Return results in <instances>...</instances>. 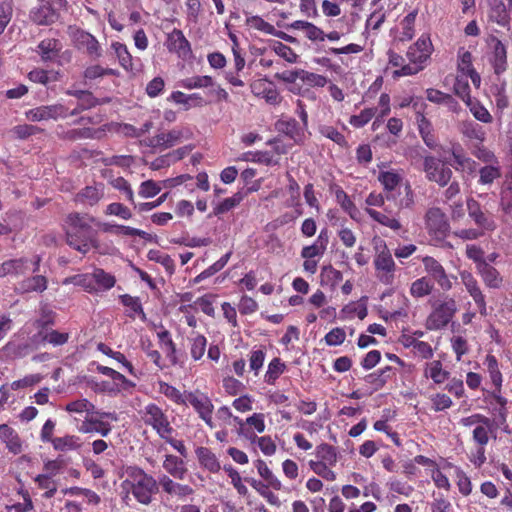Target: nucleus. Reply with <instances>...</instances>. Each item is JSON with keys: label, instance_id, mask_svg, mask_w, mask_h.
Segmentation results:
<instances>
[{"label": "nucleus", "instance_id": "nucleus-1", "mask_svg": "<svg viewBox=\"0 0 512 512\" xmlns=\"http://www.w3.org/2000/svg\"><path fill=\"white\" fill-rule=\"evenodd\" d=\"M96 219L89 214L78 212L66 216L64 231L67 244L82 254L98 247L97 232L93 229Z\"/></svg>", "mask_w": 512, "mask_h": 512}, {"label": "nucleus", "instance_id": "nucleus-22", "mask_svg": "<svg viewBox=\"0 0 512 512\" xmlns=\"http://www.w3.org/2000/svg\"><path fill=\"white\" fill-rule=\"evenodd\" d=\"M166 47L170 52H174L182 58H186L192 52L190 42L184 33L177 28L167 34Z\"/></svg>", "mask_w": 512, "mask_h": 512}, {"label": "nucleus", "instance_id": "nucleus-32", "mask_svg": "<svg viewBox=\"0 0 512 512\" xmlns=\"http://www.w3.org/2000/svg\"><path fill=\"white\" fill-rule=\"evenodd\" d=\"M277 127L279 131L290 137L296 143H300L304 140V131L307 129L294 118L279 120Z\"/></svg>", "mask_w": 512, "mask_h": 512}, {"label": "nucleus", "instance_id": "nucleus-62", "mask_svg": "<svg viewBox=\"0 0 512 512\" xmlns=\"http://www.w3.org/2000/svg\"><path fill=\"white\" fill-rule=\"evenodd\" d=\"M214 84V80L211 76H192L181 81V86L185 89H196V88H207Z\"/></svg>", "mask_w": 512, "mask_h": 512}, {"label": "nucleus", "instance_id": "nucleus-25", "mask_svg": "<svg viewBox=\"0 0 512 512\" xmlns=\"http://www.w3.org/2000/svg\"><path fill=\"white\" fill-rule=\"evenodd\" d=\"M416 123L425 145L430 149H435L438 146V139L431 121L423 113L417 112Z\"/></svg>", "mask_w": 512, "mask_h": 512}, {"label": "nucleus", "instance_id": "nucleus-42", "mask_svg": "<svg viewBox=\"0 0 512 512\" xmlns=\"http://www.w3.org/2000/svg\"><path fill=\"white\" fill-rule=\"evenodd\" d=\"M485 401L489 404L491 414L494 416L493 419H495L499 425L506 424L508 417L507 398H505V403H503L502 405L501 403H498L496 399L492 396V391H489L487 392Z\"/></svg>", "mask_w": 512, "mask_h": 512}, {"label": "nucleus", "instance_id": "nucleus-53", "mask_svg": "<svg viewBox=\"0 0 512 512\" xmlns=\"http://www.w3.org/2000/svg\"><path fill=\"white\" fill-rule=\"evenodd\" d=\"M37 336L41 342L49 343L53 346H62L69 341L70 334L67 332H59L57 330L49 329L47 331L38 332Z\"/></svg>", "mask_w": 512, "mask_h": 512}, {"label": "nucleus", "instance_id": "nucleus-41", "mask_svg": "<svg viewBox=\"0 0 512 512\" xmlns=\"http://www.w3.org/2000/svg\"><path fill=\"white\" fill-rule=\"evenodd\" d=\"M190 356L194 361L203 358L207 348V338L198 332H192L188 337Z\"/></svg>", "mask_w": 512, "mask_h": 512}, {"label": "nucleus", "instance_id": "nucleus-39", "mask_svg": "<svg viewBox=\"0 0 512 512\" xmlns=\"http://www.w3.org/2000/svg\"><path fill=\"white\" fill-rule=\"evenodd\" d=\"M27 77L31 82L48 87L50 84L58 82L61 74L56 70L34 68L28 73Z\"/></svg>", "mask_w": 512, "mask_h": 512}, {"label": "nucleus", "instance_id": "nucleus-36", "mask_svg": "<svg viewBox=\"0 0 512 512\" xmlns=\"http://www.w3.org/2000/svg\"><path fill=\"white\" fill-rule=\"evenodd\" d=\"M477 273L488 288L499 289L503 283L500 272L488 262L478 267Z\"/></svg>", "mask_w": 512, "mask_h": 512}, {"label": "nucleus", "instance_id": "nucleus-2", "mask_svg": "<svg viewBox=\"0 0 512 512\" xmlns=\"http://www.w3.org/2000/svg\"><path fill=\"white\" fill-rule=\"evenodd\" d=\"M126 475L127 478L122 483L123 488L130 492L139 503L149 505L153 496L158 492L156 479L138 466H128Z\"/></svg>", "mask_w": 512, "mask_h": 512}, {"label": "nucleus", "instance_id": "nucleus-33", "mask_svg": "<svg viewBox=\"0 0 512 512\" xmlns=\"http://www.w3.org/2000/svg\"><path fill=\"white\" fill-rule=\"evenodd\" d=\"M330 190L334 192L337 203L350 216V218L358 221L360 212L343 188L334 184L330 187Z\"/></svg>", "mask_w": 512, "mask_h": 512}, {"label": "nucleus", "instance_id": "nucleus-13", "mask_svg": "<svg viewBox=\"0 0 512 512\" xmlns=\"http://www.w3.org/2000/svg\"><path fill=\"white\" fill-rule=\"evenodd\" d=\"M25 117L31 122L57 121L68 117V107L62 103L40 105L27 110Z\"/></svg>", "mask_w": 512, "mask_h": 512}, {"label": "nucleus", "instance_id": "nucleus-15", "mask_svg": "<svg viewBox=\"0 0 512 512\" xmlns=\"http://www.w3.org/2000/svg\"><path fill=\"white\" fill-rule=\"evenodd\" d=\"M422 264L425 272L443 291L452 289V279H455V277L448 275L444 266L438 260L432 256H425L422 258Z\"/></svg>", "mask_w": 512, "mask_h": 512}, {"label": "nucleus", "instance_id": "nucleus-26", "mask_svg": "<svg viewBox=\"0 0 512 512\" xmlns=\"http://www.w3.org/2000/svg\"><path fill=\"white\" fill-rule=\"evenodd\" d=\"M159 485L161 486L163 492L180 500H184L194 493V490L191 486L175 482L166 475L160 478Z\"/></svg>", "mask_w": 512, "mask_h": 512}, {"label": "nucleus", "instance_id": "nucleus-56", "mask_svg": "<svg viewBox=\"0 0 512 512\" xmlns=\"http://www.w3.org/2000/svg\"><path fill=\"white\" fill-rule=\"evenodd\" d=\"M231 256H232V251H228L227 253H225L219 260H217L215 263H213L208 268L203 270L200 274H198L194 278V282L199 283V282L213 276L217 272L221 271L227 265Z\"/></svg>", "mask_w": 512, "mask_h": 512}, {"label": "nucleus", "instance_id": "nucleus-63", "mask_svg": "<svg viewBox=\"0 0 512 512\" xmlns=\"http://www.w3.org/2000/svg\"><path fill=\"white\" fill-rule=\"evenodd\" d=\"M44 130L38 126L31 124L16 125L11 129V133L15 138L25 140L31 136L42 133Z\"/></svg>", "mask_w": 512, "mask_h": 512}, {"label": "nucleus", "instance_id": "nucleus-14", "mask_svg": "<svg viewBox=\"0 0 512 512\" xmlns=\"http://www.w3.org/2000/svg\"><path fill=\"white\" fill-rule=\"evenodd\" d=\"M466 205L470 219L482 232H492L497 228L494 215L487 210H484L477 200L474 198H468Z\"/></svg>", "mask_w": 512, "mask_h": 512}, {"label": "nucleus", "instance_id": "nucleus-52", "mask_svg": "<svg viewBox=\"0 0 512 512\" xmlns=\"http://www.w3.org/2000/svg\"><path fill=\"white\" fill-rule=\"evenodd\" d=\"M52 446L56 451H72L81 447V441L76 435H65L63 437H55L52 440Z\"/></svg>", "mask_w": 512, "mask_h": 512}, {"label": "nucleus", "instance_id": "nucleus-48", "mask_svg": "<svg viewBox=\"0 0 512 512\" xmlns=\"http://www.w3.org/2000/svg\"><path fill=\"white\" fill-rule=\"evenodd\" d=\"M245 14L247 13L245 12ZM245 25L249 29L260 31L267 35H278L276 28L258 15H246Z\"/></svg>", "mask_w": 512, "mask_h": 512}, {"label": "nucleus", "instance_id": "nucleus-55", "mask_svg": "<svg viewBox=\"0 0 512 512\" xmlns=\"http://www.w3.org/2000/svg\"><path fill=\"white\" fill-rule=\"evenodd\" d=\"M434 284L427 277H421L412 282L410 286V294L414 298H423L430 295L433 291Z\"/></svg>", "mask_w": 512, "mask_h": 512}, {"label": "nucleus", "instance_id": "nucleus-51", "mask_svg": "<svg viewBox=\"0 0 512 512\" xmlns=\"http://www.w3.org/2000/svg\"><path fill=\"white\" fill-rule=\"evenodd\" d=\"M365 212L371 219L378 222L379 224L386 226L393 231H399L402 228L400 221L394 217H390L380 211L372 209L370 207L365 208Z\"/></svg>", "mask_w": 512, "mask_h": 512}, {"label": "nucleus", "instance_id": "nucleus-37", "mask_svg": "<svg viewBox=\"0 0 512 512\" xmlns=\"http://www.w3.org/2000/svg\"><path fill=\"white\" fill-rule=\"evenodd\" d=\"M195 454L201 467H203L204 469L208 470L211 473H218L220 471V462L215 453H213L210 448L203 446L198 447L195 450Z\"/></svg>", "mask_w": 512, "mask_h": 512}, {"label": "nucleus", "instance_id": "nucleus-5", "mask_svg": "<svg viewBox=\"0 0 512 512\" xmlns=\"http://www.w3.org/2000/svg\"><path fill=\"white\" fill-rule=\"evenodd\" d=\"M373 265L378 281L384 285H392L395 281L396 264L386 242L378 239L374 242Z\"/></svg>", "mask_w": 512, "mask_h": 512}, {"label": "nucleus", "instance_id": "nucleus-44", "mask_svg": "<svg viewBox=\"0 0 512 512\" xmlns=\"http://www.w3.org/2000/svg\"><path fill=\"white\" fill-rule=\"evenodd\" d=\"M163 468L171 476L180 480H182L187 473L184 461L181 458L171 454L166 455L163 461Z\"/></svg>", "mask_w": 512, "mask_h": 512}, {"label": "nucleus", "instance_id": "nucleus-12", "mask_svg": "<svg viewBox=\"0 0 512 512\" xmlns=\"http://www.w3.org/2000/svg\"><path fill=\"white\" fill-rule=\"evenodd\" d=\"M187 397V405L190 404L198 414V417L203 420L209 428L213 429L215 427L212 418L214 405L211 398L199 390L189 391Z\"/></svg>", "mask_w": 512, "mask_h": 512}, {"label": "nucleus", "instance_id": "nucleus-54", "mask_svg": "<svg viewBox=\"0 0 512 512\" xmlns=\"http://www.w3.org/2000/svg\"><path fill=\"white\" fill-rule=\"evenodd\" d=\"M286 364L278 357L273 358L264 375V381L269 385H274L277 379L285 372Z\"/></svg>", "mask_w": 512, "mask_h": 512}, {"label": "nucleus", "instance_id": "nucleus-40", "mask_svg": "<svg viewBox=\"0 0 512 512\" xmlns=\"http://www.w3.org/2000/svg\"><path fill=\"white\" fill-rule=\"evenodd\" d=\"M38 54L45 62L53 61L58 57L61 50V43L58 39L47 38L43 39L37 46Z\"/></svg>", "mask_w": 512, "mask_h": 512}, {"label": "nucleus", "instance_id": "nucleus-21", "mask_svg": "<svg viewBox=\"0 0 512 512\" xmlns=\"http://www.w3.org/2000/svg\"><path fill=\"white\" fill-rule=\"evenodd\" d=\"M0 440L7 451L19 455L24 451V442L18 432L8 424H0Z\"/></svg>", "mask_w": 512, "mask_h": 512}, {"label": "nucleus", "instance_id": "nucleus-24", "mask_svg": "<svg viewBox=\"0 0 512 512\" xmlns=\"http://www.w3.org/2000/svg\"><path fill=\"white\" fill-rule=\"evenodd\" d=\"M423 376L435 385H442L449 379L450 372L444 369L440 360H431L424 363Z\"/></svg>", "mask_w": 512, "mask_h": 512}, {"label": "nucleus", "instance_id": "nucleus-50", "mask_svg": "<svg viewBox=\"0 0 512 512\" xmlns=\"http://www.w3.org/2000/svg\"><path fill=\"white\" fill-rule=\"evenodd\" d=\"M459 131L467 138L471 140L484 141L485 131L482 126L472 120L462 121L459 124Z\"/></svg>", "mask_w": 512, "mask_h": 512}, {"label": "nucleus", "instance_id": "nucleus-9", "mask_svg": "<svg viewBox=\"0 0 512 512\" xmlns=\"http://www.w3.org/2000/svg\"><path fill=\"white\" fill-rule=\"evenodd\" d=\"M105 419L116 422L118 417L114 412L95 409L91 414L85 415L84 420L77 426V430L82 434L98 433L102 437H106L111 433L112 426Z\"/></svg>", "mask_w": 512, "mask_h": 512}, {"label": "nucleus", "instance_id": "nucleus-60", "mask_svg": "<svg viewBox=\"0 0 512 512\" xmlns=\"http://www.w3.org/2000/svg\"><path fill=\"white\" fill-rule=\"evenodd\" d=\"M418 11L415 9L408 13L404 19L401 22L402 25V32H401V41H409L411 40L415 35V21L417 17Z\"/></svg>", "mask_w": 512, "mask_h": 512}, {"label": "nucleus", "instance_id": "nucleus-43", "mask_svg": "<svg viewBox=\"0 0 512 512\" xmlns=\"http://www.w3.org/2000/svg\"><path fill=\"white\" fill-rule=\"evenodd\" d=\"M501 176L502 170L499 162L485 165L479 169L478 184L490 187L496 180L500 179Z\"/></svg>", "mask_w": 512, "mask_h": 512}, {"label": "nucleus", "instance_id": "nucleus-8", "mask_svg": "<svg viewBox=\"0 0 512 512\" xmlns=\"http://www.w3.org/2000/svg\"><path fill=\"white\" fill-rule=\"evenodd\" d=\"M193 137L192 130L187 126H177L167 132L158 133L145 140V145L160 151L172 148Z\"/></svg>", "mask_w": 512, "mask_h": 512}, {"label": "nucleus", "instance_id": "nucleus-16", "mask_svg": "<svg viewBox=\"0 0 512 512\" xmlns=\"http://www.w3.org/2000/svg\"><path fill=\"white\" fill-rule=\"evenodd\" d=\"M69 29L71 39L77 49L85 50L91 57L101 55L100 44L95 36L78 27H70Z\"/></svg>", "mask_w": 512, "mask_h": 512}, {"label": "nucleus", "instance_id": "nucleus-7", "mask_svg": "<svg viewBox=\"0 0 512 512\" xmlns=\"http://www.w3.org/2000/svg\"><path fill=\"white\" fill-rule=\"evenodd\" d=\"M456 311V301L451 297H445L443 300L434 301L432 303V311L426 320L427 329H443L450 323Z\"/></svg>", "mask_w": 512, "mask_h": 512}, {"label": "nucleus", "instance_id": "nucleus-10", "mask_svg": "<svg viewBox=\"0 0 512 512\" xmlns=\"http://www.w3.org/2000/svg\"><path fill=\"white\" fill-rule=\"evenodd\" d=\"M425 228L428 234L438 242H442L450 233V224L446 214L438 207H431L425 213Z\"/></svg>", "mask_w": 512, "mask_h": 512}, {"label": "nucleus", "instance_id": "nucleus-3", "mask_svg": "<svg viewBox=\"0 0 512 512\" xmlns=\"http://www.w3.org/2000/svg\"><path fill=\"white\" fill-rule=\"evenodd\" d=\"M378 181L383 185L385 197L393 201L398 209H412L415 204V194L409 182H406L401 190L402 176L394 171H380Z\"/></svg>", "mask_w": 512, "mask_h": 512}, {"label": "nucleus", "instance_id": "nucleus-57", "mask_svg": "<svg viewBox=\"0 0 512 512\" xmlns=\"http://www.w3.org/2000/svg\"><path fill=\"white\" fill-rule=\"evenodd\" d=\"M111 47L114 50V52L118 58L119 64L126 71H132L133 70V58H132V55L130 54L127 46L121 42H113Z\"/></svg>", "mask_w": 512, "mask_h": 512}, {"label": "nucleus", "instance_id": "nucleus-20", "mask_svg": "<svg viewBox=\"0 0 512 512\" xmlns=\"http://www.w3.org/2000/svg\"><path fill=\"white\" fill-rule=\"evenodd\" d=\"M484 365L487 367L491 383L494 386L492 396L498 403L503 405V403H505V397L502 396L503 375L500 371L498 360L494 355L487 354L484 360Z\"/></svg>", "mask_w": 512, "mask_h": 512}, {"label": "nucleus", "instance_id": "nucleus-49", "mask_svg": "<svg viewBox=\"0 0 512 512\" xmlns=\"http://www.w3.org/2000/svg\"><path fill=\"white\" fill-rule=\"evenodd\" d=\"M458 69L465 76H469L474 84L480 83V76L473 68L472 54L469 51H462L459 54Z\"/></svg>", "mask_w": 512, "mask_h": 512}, {"label": "nucleus", "instance_id": "nucleus-35", "mask_svg": "<svg viewBox=\"0 0 512 512\" xmlns=\"http://www.w3.org/2000/svg\"><path fill=\"white\" fill-rule=\"evenodd\" d=\"M47 278L43 275L27 277L20 281L15 291L20 294L31 292H43L47 289Z\"/></svg>", "mask_w": 512, "mask_h": 512}, {"label": "nucleus", "instance_id": "nucleus-28", "mask_svg": "<svg viewBox=\"0 0 512 512\" xmlns=\"http://www.w3.org/2000/svg\"><path fill=\"white\" fill-rule=\"evenodd\" d=\"M31 19L38 25H51L59 19V13L51 3L46 2L31 11Z\"/></svg>", "mask_w": 512, "mask_h": 512}, {"label": "nucleus", "instance_id": "nucleus-59", "mask_svg": "<svg viewBox=\"0 0 512 512\" xmlns=\"http://www.w3.org/2000/svg\"><path fill=\"white\" fill-rule=\"evenodd\" d=\"M34 482L39 489L45 490L43 498L50 499L55 496L57 492V483L51 477L39 474L34 478Z\"/></svg>", "mask_w": 512, "mask_h": 512}, {"label": "nucleus", "instance_id": "nucleus-46", "mask_svg": "<svg viewBox=\"0 0 512 512\" xmlns=\"http://www.w3.org/2000/svg\"><path fill=\"white\" fill-rule=\"evenodd\" d=\"M254 465L257 469L258 474L266 482V488L271 487L274 490L282 489L281 481L273 474V472L271 471V469L268 467L267 463L264 460L257 459L254 462Z\"/></svg>", "mask_w": 512, "mask_h": 512}, {"label": "nucleus", "instance_id": "nucleus-64", "mask_svg": "<svg viewBox=\"0 0 512 512\" xmlns=\"http://www.w3.org/2000/svg\"><path fill=\"white\" fill-rule=\"evenodd\" d=\"M377 108H365L359 114L352 115L349 119L350 125L354 128H362L368 124L371 119L376 115Z\"/></svg>", "mask_w": 512, "mask_h": 512}, {"label": "nucleus", "instance_id": "nucleus-31", "mask_svg": "<svg viewBox=\"0 0 512 512\" xmlns=\"http://www.w3.org/2000/svg\"><path fill=\"white\" fill-rule=\"evenodd\" d=\"M104 196V185L99 183L95 186H86L82 188L75 196V201L83 205L94 206Z\"/></svg>", "mask_w": 512, "mask_h": 512}, {"label": "nucleus", "instance_id": "nucleus-30", "mask_svg": "<svg viewBox=\"0 0 512 512\" xmlns=\"http://www.w3.org/2000/svg\"><path fill=\"white\" fill-rule=\"evenodd\" d=\"M395 375L396 373L391 366H385L366 375L364 381L372 388V391H378Z\"/></svg>", "mask_w": 512, "mask_h": 512}, {"label": "nucleus", "instance_id": "nucleus-34", "mask_svg": "<svg viewBox=\"0 0 512 512\" xmlns=\"http://www.w3.org/2000/svg\"><path fill=\"white\" fill-rule=\"evenodd\" d=\"M451 155L453 158V166L456 171L466 172L470 175L476 171V161L466 156L463 148L460 145H458L457 148L452 149Z\"/></svg>", "mask_w": 512, "mask_h": 512}, {"label": "nucleus", "instance_id": "nucleus-11", "mask_svg": "<svg viewBox=\"0 0 512 512\" xmlns=\"http://www.w3.org/2000/svg\"><path fill=\"white\" fill-rule=\"evenodd\" d=\"M423 171L428 181L435 182L440 187L447 186L453 175L452 170L433 155L423 157Z\"/></svg>", "mask_w": 512, "mask_h": 512}, {"label": "nucleus", "instance_id": "nucleus-17", "mask_svg": "<svg viewBox=\"0 0 512 512\" xmlns=\"http://www.w3.org/2000/svg\"><path fill=\"white\" fill-rule=\"evenodd\" d=\"M250 90L255 97L263 98L269 105L278 106L282 101L275 84L267 78L253 80L250 83Z\"/></svg>", "mask_w": 512, "mask_h": 512}, {"label": "nucleus", "instance_id": "nucleus-61", "mask_svg": "<svg viewBox=\"0 0 512 512\" xmlns=\"http://www.w3.org/2000/svg\"><path fill=\"white\" fill-rule=\"evenodd\" d=\"M246 194L247 193L244 194L241 191H238L233 196L224 199L214 208V214L220 215L230 211L242 202Z\"/></svg>", "mask_w": 512, "mask_h": 512}, {"label": "nucleus", "instance_id": "nucleus-47", "mask_svg": "<svg viewBox=\"0 0 512 512\" xmlns=\"http://www.w3.org/2000/svg\"><path fill=\"white\" fill-rule=\"evenodd\" d=\"M291 27L295 30L303 31L305 36L311 41L325 40L324 31L311 22L297 20L291 24Z\"/></svg>", "mask_w": 512, "mask_h": 512}, {"label": "nucleus", "instance_id": "nucleus-45", "mask_svg": "<svg viewBox=\"0 0 512 512\" xmlns=\"http://www.w3.org/2000/svg\"><path fill=\"white\" fill-rule=\"evenodd\" d=\"M158 385L159 392L163 394L166 398H168L170 401H172L174 404L187 406V393L189 391L181 392L175 386L164 381H160Z\"/></svg>", "mask_w": 512, "mask_h": 512}, {"label": "nucleus", "instance_id": "nucleus-19", "mask_svg": "<svg viewBox=\"0 0 512 512\" xmlns=\"http://www.w3.org/2000/svg\"><path fill=\"white\" fill-rule=\"evenodd\" d=\"M432 54V43L428 36L422 35L418 40L412 44L406 56L413 65H423L430 58Z\"/></svg>", "mask_w": 512, "mask_h": 512}, {"label": "nucleus", "instance_id": "nucleus-58", "mask_svg": "<svg viewBox=\"0 0 512 512\" xmlns=\"http://www.w3.org/2000/svg\"><path fill=\"white\" fill-rule=\"evenodd\" d=\"M95 405L86 398L73 400L66 404L65 411L70 414H83L89 415L95 410Z\"/></svg>", "mask_w": 512, "mask_h": 512}, {"label": "nucleus", "instance_id": "nucleus-18", "mask_svg": "<svg viewBox=\"0 0 512 512\" xmlns=\"http://www.w3.org/2000/svg\"><path fill=\"white\" fill-rule=\"evenodd\" d=\"M460 279L462 284L465 286L468 294L473 298L475 305L478 308L479 313L482 316L487 315V305L485 295L483 294L481 287L478 283V280L474 277V275L467 271L463 270L460 272Z\"/></svg>", "mask_w": 512, "mask_h": 512}, {"label": "nucleus", "instance_id": "nucleus-29", "mask_svg": "<svg viewBox=\"0 0 512 512\" xmlns=\"http://www.w3.org/2000/svg\"><path fill=\"white\" fill-rule=\"evenodd\" d=\"M498 426H500L498 422L490 417L488 424L477 425L472 431V440L475 445H487L489 443L490 437L496 439V431Z\"/></svg>", "mask_w": 512, "mask_h": 512}, {"label": "nucleus", "instance_id": "nucleus-38", "mask_svg": "<svg viewBox=\"0 0 512 512\" xmlns=\"http://www.w3.org/2000/svg\"><path fill=\"white\" fill-rule=\"evenodd\" d=\"M493 54L491 63L494 72L499 75L507 69V51L505 45L497 38L492 39Z\"/></svg>", "mask_w": 512, "mask_h": 512}, {"label": "nucleus", "instance_id": "nucleus-23", "mask_svg": "<svg viewBox=\"0 0 512 512\" xmlns=\"http://www.w3.org/2000/svg\"><path fill=\"white\" fill-rule=\"evenodd\" d=\"M87 280H89V283L85 285V288L89 292L96 290L91 285V281L95 282V284H97L98 288L102 291L110 290L116 284L115 276L106 272L102 268H96L90 275H85L84 281H87Z\"/></svg>", "mask_w": 512, "mask_h": 512}, {"label": "nucleus", "instance_id": "nucleus-6", "mask_svg": "<svg viewBox=\"0 0 512 512\" xmlns=\"http://www.w3.org/2000/svg\"><path fill=\"white\" fill-rule=\"evenodd\" d=\"M139 414L143 423L151 427L160 438L163 435L173 434L174 428L168 415L156 403H148L139 411Z\"/></svg>", "mask_w": 512, "mask_h": 512}, {"label": "nucleus", "instance_id": "nucleus-27", "mask_svg": "<svg viewBox=\"0 0 512 512\" xmlns=\"http://www.w3.org/2000/svg\"><path fill=\"white\" fill-rule=\"evenodd\" d=\"M29 260L26 257L8 259L0 264V278L20 277L28 272Z\"/></svg>", "mask_w": 512, "mask_h": 512}, {"label": "nucleus", "instance_id": "nucleus-4", "mask_svg": "<svg viewBox=\"0 0 512 512\" xmlns=\"http://www.w3.org/2000/svg\"><path fill=\"white\" fill-rule=\"evenodd\" d=\"M316 459L309 460L308 465L310 469L327 481H335L336 473L331 469L334 467L340 457L337 447L321 443L315 448Z\"/></svg>", "mask_w": 512, "mask_h": 512}]
</instances>
